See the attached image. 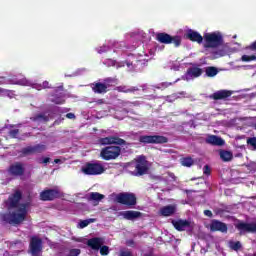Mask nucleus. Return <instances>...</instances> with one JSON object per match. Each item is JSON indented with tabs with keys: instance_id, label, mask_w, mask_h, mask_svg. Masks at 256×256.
<instances>
[{
	"instance_id": "nucleus-1",
	"label": "nucleus",
	"mask_w": 256,
	"mask_h": 256,
	"mask_svg": "<svg viewBox=\"0 0 256 256\" xmlns=\"http://www.w3.org/2000/svg\"><path fill=\"white\" fill-rule=\"evenodd\" d=\"M29 207H31V202L20 203L18 208L13 211L1 212L0 220L6 225H11L12 227H19L27 221V215H29Z\"/></svg>"
},
{
	"instance_id": "nucleus-2",
	"label": "nucleus",
	"mask_w": 256,
	"mask_h": 256,
	"mask_svg": "<svg viewBox=\"0 0 256 256\" xmlns=\"http://www.w3.org/2000/svg\"><path fill=\"white\" fill-rule=\"evenodd\" d=\"M204 49H217L223 45V34L212 32L204 34Z\"/></svg>"
},
{
	"instance_id": "nucleus-3",
	"label": "nucleus",
	"mask_w": 256,
	"mask_h": 256,
	"mask_svg": "<svg viewBox=\"0 0 256 256\" xmlns=\"http://www.w3.org/2000/svg\"><path fill=\"white\" fill-rule=\"evenodd\" d=\"M116 203L125 205L127 209H135L137 205V195L133 192H120L115 196Z\"/></svg>"
},
{
	"instance_id": "nucleus-4",
	"label": "nucleus",
	"mask_w": 256,
	"mask_h": 256,
	"mask_svg": "<svg viewBox=\"0 0 256 256\" xmlns=\"http://www.w3.org/2000/svg\"><path fill=\"white\" fill-rule=\"evenodd\" d=\"M121 156V147L120 146H106L101 149L100 157L104 161H114Z\"/></svg>"
},
{
	"instance_id": "nucleus-5",
	"label": "nucleus",
	"mask_w": 256,
	"mask_h": 256,
	"mask_svg": "<svg viewBox=\"0 0 256 256\" xmlns=\"http://www.w3.org/2000/svg\"><path fill=\"white\" fill-rule=\"evenodd\" d=\"M138 141L144 145H165L169 143V138L161 135H142Z\"/></svg>"
},
{
	"instance_id": "nucleus-6",
	"label": "nucleus",
	"mask_w": 256,
	"mask_h": 256,
	"mask_svg": "<svg viewBox=\"0 0 256 256\" xmlns=\"http://www.w3.org/2000/svg\"><path fill=\"white\" fill-rule=\"evenodd\" d=\"M135 177H143V175H147L149 172V162L144 155L138 156L135 159Z\"/></svg>"
},
{
	"instance_id": "nucleus-7",
	"label": "nucleus",
	"mask_w": 256,
	"mask_h": 256,
	"mask_svg": "<svg viewBox=\"0 0 256 256\" xmlns=\"http://www.w3.org/2000/svg\"><path fill=\"white\" fill-rule=\"evenodd\" d=\"M156 41L158 43H162L163 45H174V47L181 46V37L179 36H171L166 32H159L156 34Z\"/></svg>"
},
{
	"instance_id": "nucleus-8",
	"label": "nucleus",
	"mask_w": 256,
	"mask_h": 256,
	"mask_svg": "<svg viewBox=\"0 0 256 256\" xmlns=\"http://www.w3.org/2000/svg\"><path fill=\"white\" fill-rule=\"evenodd\" d=\"M21 199H23V192H21V190H15L5 202L8 211H15V209H19Z\"/></svg>"
},
{
	"instance_id": "nucleus-9",
	"label": "nucleus",
	"mask_w": 256,
	"mask_h": 256,
	"mask_svg": "<svg viewBox=\"0 0 256 256\" xmlns=\"http://www.w3.org/2000/svg\"><path fill=\"white\" fill-rule=\"evenodd\" d=\"M105 171V166L99 162H88L85 164V166L82 168V173L84 175H103V172Z\"/></svg>"
},
{
	"instance_id": "nucleus-10",
	"label": "nucleus",
	"mask_w": 256,
	"mask_h": 256,
	"mask_svg": "<svg viewBox=\"0 0 256 256\" xmlns=\"http://www.w3.org/2000/svg\"><path fill=\"white\" fill-rule=\"evenodd\" d=\"M63 192L59 188L46 189L40 193L41 201H55V199H61Z\"/></svg>"
},
{
	"instance_id": "nucleus-11",
	"label": "nucleus",
	"mask_w": 256,
	"mask_h": 256,
	"mask_svg": "<svg viewBox=\"0 0 256 256\" xmlns=\"http://www.w3.org/2000/svg\"><path fill=\"white\" fill-rule=\"evenodd\" d=\"M29 249L32 256L41 255L43 252V240L37 236H32L30 238Z\"/></svg>"
},
{
	"instance_id": "nucleus-12",
	"label": "nucleus",
	"mask_w": 256,
	"mask_h": 256,
	"mask_svg": "<svg viewBox=\"0 0 256 256\" xmlns=\"http://www.w3.org/2000/svg\"><path fill=\"white\" fill-rule=\"evenodd\" d=\"M236 229L239 231V235H245V233H256V223L238 222L235 225Z\"/></svg>"
},
{
	"instance_id": "nucleus-13",
	"label": "nucleus",
	"mask_w": 256,
	"mask_h": 256,
	"mask_svg": "<svg viewBox=\"0 0 256 256\" xmlns=\"http://www.w3.org/2000/svg\"><path fill=\"white\" fill-rule=\"evenodd\" d=\"M100 145H127V141L118 136H108L98 139Z\"/></svg>"
},
{
	"instance_id": "nucleus-14",
	"label": "nucleus",
	"mask_w": 256,
	"mask_h": 256,
	"mask_svg": "<svg viewBox=\"0 0 256 256\" xmlns=\"http://www.w3.org/2000/svg\"><path fill=\"white\" fill-rule=\"evenodd\" d=\"M8 173L9 175H12V177H21L25 175V167L23 166V163L16 162L9 166Z\"/></svg>"
},
{
	"instance_id": "nucleus-15",
	"label": "nucleus",
	"mask_w": 256,
	"mask_h": 256,
	"mask_svg": "<svg viewBox=\"0 0 256 256\" xmlns=\"http://www.w3.org/2000/svg\"><path fill=\"white\" fill-rule=\"evenodd\" d=\"M105 243V239L101 237H94L87 240L86 245L90 247L93 251H99L101 246Z\"/></svg>"
},
{
	"instance_id": "nucleus-16",
	"label": "nucleus",
	"mask_w": 256,
	"mask_h": 256,
	"mask_svg": "<svg viewBox=\"0 0 256 256\" xmlns=\"http://www.w3.org/2000/svg\"><path fill=\"white\" fill-rule=\"evenodd\" d=\"M210 231H212L213 233H215L216 231H219L220 233H227V224L219 220H212L210 224Z\"/></svg>"
},
{
	"instance_id": "nucleus-17",
	"label": "nucleus",
	"mask_w": 256,
	"mask_h": 256,
	"mask_svg": "<svg viewBox=\"0 0 256 256\" xmlns=\"http://www.w3.org/2000/svg\"><path fill=\"white\" fill-rule=\"evenodd\" d=\"M231 95H233V92L230 90H219L210 95V99L221 101L222 99H229Z\"/></svg>"
},
{
	"instance_id": "nucleus-18",
	"label": "nucleus",
	"mask_w": 256,
	"mask_h": 256,
	"mask_svg": "<svg viewBox=\"0 0 256 256\" xmlns=\"http://www.w3.org/2000/svg\"><path fill=\"white\" fill-rule=\"evenodd\" d=\"M120 215L127 221H134V219H139L143 217V213L135 210H127L120 212Z\"/></svg>"
},
{
	"instance_id": "nucleus-19",
	"label": "nucleus",
	"mask_w": 256,
	"mask_h": 256,
	"mask_svg": "<svg viewBox=\"0 0 256 256\" xmlns=\"http://www.w3.org/2000/svg\"><path fill=\"white\" fill-rule=\"evenodd\" d=\"M172 225L176 231H186L191 227V222L188 220H172Z\"/></svg>"
},
{
	"instance_id": "nucleus-20",
	"label": "nucleus",
	"mask_w": 256,
	"mask_h": 256,
	"mask_svg": "<svg viewBox=\"0 0 256 256\" xmlns=\"http://www.w3.org/2000/svg\"><path fill=\"white\" fill-rule=\"evenodd\" d=\"M91 87L92 91L98 93V95H102L103 93H107V91H109V84L107 83L97 82L93 83Z\"/></svg>"
},
{
	"instance_id": "nucleus-21",
	"label": "nucleus",
	"mask_w": 256,
	"mask_h": 256,
	"mask_svg": "<svg viewBox=\"0 0 256 256\" xmlns=\"http://www.w3.org/2000/svg\"><path fill=\"white\" fill-rule=\"evenodd\" d=\"M206 143L208 145H214L217 147H223V145H225V140H223V138L219 137V136H215V135H210L206 138Z\"/></svg>"
},
{
	"instance_id": "nucleus-22",
	"label": "nucleus",
	"mask_w": 256,
	"mask_h": 256,
	"mask_svg": "<svg viewBox=\"0 0 256 256\" xmlns=\"http://www.w3.org/2000/svg\"><path fill=\"white\" fill-rule=\"evenodd\" d=\"M175 206L173 205H167L160 209V215L162 217H171V215H175Z\"/></svg>"
},
{
	"instance_id": "nucleus-23",
	"label": "nucleus",
	"mask_w": 256,
	"mask_h": 256,
	"mask_svg": "<svg viewBox=\"0 0 256 256\" xmlns=\"http://www.w3.org/2000/svg\"><path fill=\"white\" fill-rule=\"evenodd\" d=\"M87 201H93L94 203H99V201H103L105 199V195L99 192H91L86 196Z\"/></svg>"
},
{
	"instance_id": "nucleus-24",
	"label": "nucleus",
	"mask_w": 256,
	"mask_h": 256,
	"mask_svg": "<svg viewBox=\"0 0 256 256\" xmlns=\"http://www.w3.org/2000/svg\"><path fill=\"white\" fill-rule=\"evenodd\" d=\"M53 98L51 99L52 103H55V105H64L65 103V94L58 93V94H52Z\"/></svg>"
},
{
	"instance_id": "nucleus-25",
	"label": "nucleus",
	"mask_w": 256,
	"mask_h": 256,
	"mask_svg": "<svg viewBox=\"0 0 256 256\" xmlns=\"http://www.w3.org/2000/svg\"><path fill=\"white\" fill-rule=\"evenodd\" d=\"M116 91H118V93H135V91H139V88L135 86L128 87V86L122 85V86H118L116 88Z\"/></svg>"
},
{
	"instance_id": "nucleus-26",
	"label": "nucleus",
	"mask_w": 256,
	"mask_h": 256,
	"mask_svg": "<svg viewBox=\"0 0 256 256\" xmlns=\"http://www.w3.org/2000/svg\"><path fill=\"white\" fill-rule=\"evenodd\" d=\"M32 121H34L35 123H48L49 116L45 115L44 113L36 114L32 118Z\"/></svg>"
},
{
	"instance_id": "nucleus-27",
	"label": "nucleus",
	"mask_w": 256,
	"mask_h": 256,
	"mask_svg": "<svg viewBox=\"0 0 256 256\" xmlns=\"http://www.w3.org/2000/svg\"><path fill=\"white\" fill-rule=\"evenodd\" d=\"M220 159H222V161L227 163L233 159V153L231 151L221 150L220 151Z\"/></svg>"
},
{
	"instance_id": "nucleus-28",
	"label": "nucleus",
	"mask_w": 256,
	"mask_h": 256,
	"mask_svg": "<svg viewBox=\"0 0 256 256\" xmlns=\"http://www.w3.org/2000/svg\"><path fill=\"white\" fill-rule=\"evenodd\" d=\"M20 153L22 157H27V155H35L33 146L22 148Z\"/></svg>"
},
{
	"instance_id": "nucleus-29",
	"label": "nucleus",
	"mask_w": 256,
	"mask_h": 256,
	"mask_svg": "<svg viewBox=\"0 0 256 256\" xmlns=\"http://www.w3.org/2000/svg\"><path fill=\"white\" fill-rule=\"evenodd\" d=\"M180 163H181L182 167H192L193 158L192 157H182L180 159Z\"/></svg>"
},
{
	"instance_id": "nucleus-30",
	"label": "nucleus",
	"mask_w": 256,
	"mask_h": 256,
	"mask_svg": "<svg viewBox=\"0 0 256 256\" xmlns=\"http://www.w3.org/2000/svg\"><path fill=\"white\" fill-rule=\"evenodd\" d=\"M217 73H219V70L213 66L206 68L207 77H215V75H217Z\"/></svg>"
},
{
	"instance_id": "nucleus-31",
	"label": "nucleus",
	"mask_w": 256,
	"mask_h": 256,
	"mask_svg": "<svg viewBox=\"0 0 256 256\" xmlns=\"http://www.w3.org/2000/svg\"><path fill=\"white\" fill-rule=\"evenodd\" d=\"M32 147L34 149V154L43 153L44 151H47V146L45 144H37Z\"/></svg>"
},
{
	"instance_id": "nucleus-32",
	"label": "nucleus",
	"mask_w": 256,
	"mask_h": 256,
	"mask_svg": "<svg viewBox=\"0 0 256 256\" xmlns=\"http://www.w3.org/2000/svg\"><path fill=\"white\" fill-rule=\"evenodd\" d=\"M229 247H230V249H232V251H239V249H241L243 247V245L239 241H236V242L230 241Z\"/></svg>"
},
{
	"instance_id": "nucleus-33",
	"label": "nucleus",
	"mask_w": 256,
	"mask_h": 256,
	"mask_svg": "<svg viewBox=\"0 0 256 256\" xmlns=\"http://www.w3.org/2000/svg\"><path fill=\"white\" fill-rule=\"evenodd\" d=\"M203 38L205 39V37L201 36V34H199V32L193 31V41H194V43L195 42L199 43V44L203 43Z\"/></svg>"
},
{
	"instance_id": "nucleus-34",
	"label": "nucleus",
	"mask_w": 256,
	"mask_h": 256,
	"mask_svg": "<svg viewBox=\"0 0 256 256\" xmlns=\"http://www.w3.org/2000/svg\"><path fill=\"white\" fill-rule=\"evenodd\" d=\"M241 61L244 63H249V61H256V56L255 55H242Z\"/></svg>"
},
{
	"instance_id": "nucleus-35",
	"label": "nucleus",
	"mask_w": 256,
	"mask_h": 256,
	"mask_svg": "<svg viewBox=\"0 0 256 256\" xmlns=\"http://www.w3.org/2000/svg\"><path fill=\"white\" fill-rule=\"evenodd\" d=\"M99 251H100V255L102 256L109 255V246L102 245L100 246Z\"/></svg>"
},
{
	"instance_id": "nucleus-36",
	"label": "nucleus",
	"mask_w": 256,
	"mask_h": 256,
	"mask_svg": "<svg viewBox=\"0 0 256 256\" xmlns=\"http://www.w3.org/2000/svg\"><path fill=\"white\" fill-rule=\"evenodd\" d=\"M14 245V247H18V249H24L25 248V244L23 243L22 240H16L14 242H12V246Z\"/></svg>"
},
{
	"instance_id": "nucleus-37",
	"label": "nucleus",
	"mask_w": 256,
	"mask_h": 256,
	"mask_svg": "<svg viewBox=\"0 0 256 256\" xmlns=\"http://www.w3.org/2000/svg\"><path fill=\"white\" fill-rule=\"evenodd\" d=\"M247 145H250V147H253V149L256 150V137H250L247 139Z\"/></svg>"
},
{
	"instance_id": "nucleus-38",
	"label": "nucleus",
	"mask_w": 256,
	"mask_h": 256,
	"mask_svg": "<svg viewBox=\"0 0 256 256\" xmlns=\"http://www.w3.org/2000/svg\"><path fill=\"white\" fill-rule=\"evenodd\" d=\"M203 74V70L201 68L194 67L193 68V77H201Z\"/></svg>"
},
{
	"instance_id": "nucleus-39",
	"label": "nucleus",
	"mask_w": 256,
	"mask_h": 256,
	"mask_svg": "<svg viewBox=\"0 0 256 256\" xmlns=\"http://www.w3.org/2000/svg\"><path fill=\"white\" fill-rule=\"evenodd\" d=\"M8 135H9L12 139H17V135H19V129L10 130V131L8 132Z\"/></svg>"
},
{
	"instance_id": "nucleus-40",
	"label": "nucleus",
	"mask_w": 256,
	"mask_h": 256,
	"mask_svg": "<svg viewBox=\"0 0 256 256\" xmlns=\"http://www.w3.org/2000/svg\"><path fill=\"white\" fill-rule=\"evenodd\" d=\"M173 85L172 82H162L157 89H167V87H171Z\"/></svg>"
},
{
	"instance_id": "nucleus-41",
	"label": "nucleus",
	"mask_w": 256,
	"mask_h": 256,
	"mask_svg": "<svg viewBox=\"0 0 256 256\" xmlns=\"http://www.w3.org/2000/svg\"><path fill=\"white\" fill-rule=\"evenodd\" d=\"M88 225H89V222L87 221V219L86 220H81L79 222L80 229H85V227H87Z\"/></svg>"
},
{
	"instance_id": "nucleus-42",
	"label": "nucleus",
	"mask_w": 256,
	"mask_h": 256,
	"mask_svg": "<svg viewBox=\"0 0 256 256\" xmlns=\"http://www.w3.org/2000/svg\"><path fill=\"white\" fill-rule=\"evenodd\" d=\"M203 174L204 175H211V167L209 165H205L203 168Z\"/></svg>"
},
{
	"instance_id": "nucleus-43",
	"label": "nucleus",
	"mask_w": 256,
	"mask_h": 256,
	"mask_svg": "<svg viewBox=\"0 0 256 256\" xmlns=\"http://www.w3.org/2000/svg\"><path fill=\"white\" fill-rule=\"evenodd\" d=\"M120 256H133V253L129 250H122L120 251Z\"/></svg>"
},
{
	"instance_id": "nucleus-44",
	"label": "nucleus",
	"mask_w": 256,
	"mask_h": 256,
	"mask_svg": "<svg viewBox=\"0 0 256 256\" xmlns=\"http://www.w3.org/2000/svg\"><path fill=\"white\" fill-rule=\"evenodd\" d=\"M126 245H127L128 247H135V240H133V239L127 240V241H126Z\"/></svg>"
},
{
	"instance_id": "nucleus-45",
	"label": "nucleus",
	"mask_w": 256,
	"mask_h": 256,
	"mask_svg": "<svg viewBox=\"0 0 256 256\" xmlns=\"http://www.w3.org/2000/svg\"><path fill=\"white\" fill-rule=\"evenodd\" d=\"M42 88L43 89H51V86H49V82L48 81H44L42 83Z\"/></svg>"
},
{
	"instance_id": "nucleus-46",
	"label": "nucleus",
	"mask_w": 256,
	"mask_h": 256,
	"mask_svg": "<svg viewBox=\"0 0 256 256\" xmlns=\"http://www.w3.org/2000/svg\"><path fill=\"white\" fill-rule=\"evenodd\" d=\"M204 215L206 217H213V212H211V210H204Z\"/></svg>"
},
{
	"instance_id": "nucleus-47",
	"label": "nucleus",
	"mask_w": 256,
	"mask_h": 256,
	"mask_svg": "<svg viewBox=\"0 0 256 256\" xmlns=\"http://www.w3.org/2000/svg\"><path fill=\"white\" fill-rule=\"evenodd\" d=\"M187 38L190 40V41H193V30H189L188 34H187Z\"/></svg>"
},
{
	"instance_id": "nucleus-48",
	"label": "nucleus",
	"mask_w": 256,
	"mask_h": 256,
	"mask_svg": "<svg viewBox=\"0 0 256 256\" xmlns=\"http://www.w3.org/2000/svg\"><path fill=\"white\" fill-rule=\"evenodd\" d=\"M187 76L188 77H193V67H190L187 71Z\"/></svg>"
},
{
	"instance_id": "nucleus-49",
	"label": "nucleus",
	"mask_w": 256,
	"mask_h": 256,
	"mask_svg": "<svg viewBox=\"0 0 256 256\" xmlns=\"http://www.w3.org/2000/svg\"><path fill=\"white\" fill-rule=\"evenodd\" d=\"M50 161H51V158L45 157V158H43L41 163H44V165H47V163H49Z\"/></svg>"
},
{
	"instance_id": "nucleus-50",
	"label": "nucleus",
	"mask_w": 256,
	"mask_h": 256,
	"mask_svg": "<svg viewBox=\"0 0 256 256\" xmlns=\"http://www.w3.org/2000/svg\"><path fill=\"white\" fill-rule=\"evenodd\" d=\"M67 119H75V115L73 113H67L66 114Z\"/></svg>"
},
{
	"instance_id": "nucleus-51",
	"label": "nucleus",
	"mask_w": 256,
	"mask_h": 256,
	"mask_svg": "<svg viewBox=\"0 0 256 256\" xmlns=\"http://www.w3.org/2000/svg\"><path fill=\"white\" fill-rule=\"evenodd\" d=\"M86 221L88 222V225H90V223H95V221H97V219L90 218V219H86Z\"/></svg>"
},
{
	"instance_id": "nucleus-52",
	"label": "nucleus",
	"mask_w": 256,
	"mask_h": 256,
	"mask_svg": "<svg viewBox=\"0 0 256 256\" xmlns=\"http://www.w3.org/2000/svg\"><path fill=\"white\" fill-rule=\"evenodd\" d=\"M54 163H56V164H57V163H61V159H55V160H54Z\"/></svg>"
},
{
	"instance_id": "nucleus-53",
	"label": "nucleus",
	"mask_w": 256,
	"mask_h": 256,
	"mask_svg": "<svg viewBox=\"0 0 256 256\" xmlns=\"http://www.w3.org/2000/svg\"><path fill=\"white\" fill-rule=\"evenodd\" d=\"M103 52H105V50H103V51L100 50V51H99V53H103Z\"/></svg>"
},
{
	"instance_id": "nucleus-54",
	"label": "nucleus",
	"mask_w": 256,
	"mask_h": 256,
	"mask_svg": "<svg viewBox=\"0 0 256 256\" xmlns=\"http://www.w3.org/2000/svg\"><path fill=\"white\" fill-rule=\"evenodd\" d=\"M253 256H256V253Z\"/></svg>"
}]
</instances>
